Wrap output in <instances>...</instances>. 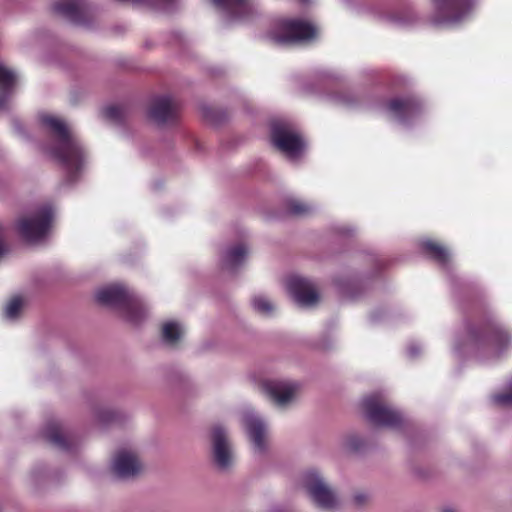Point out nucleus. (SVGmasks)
<instances>
[{
  "instance_id": "obj_1",
  "label": "nucleus",
  "mask_w": 512,
  "mask_h": 512,
  "mask_svg": "<svg viewBox=\"0 0 512 512\" xmlns=\"http://www.w3.org/2000/svg\"><path fill=\"white\" fill-rule=\"evenodd\" d=\"M39 121L47 140L42 146L44 153L57 161L65 170L70 182L83 172L87 155L77 136L61 117L43 113Z\"/></svg>"
},
{
  "instance_id": "obj_2",
  "label": "nucleus",
  "mask_w": 512,
  "mask_h": 512,
  "mask_svg": "<svg viewBox=\"0 0 512 512\" xmlns=\"http://www.w3.org/2000/svg\"><path fill=\"white\" fill-rule=\"evenodd\" d=\"M94 298L106 307L126 306L134 320L151 317V306L142 299L133 296L130 289L123 283H111L99 287Z\"/></svg>"
},
{
  "instance_id": "obj_3",
  "label": "nucleus",
  "mask_w": 512,
  "mask_h": 512,
  "mask_svg": "<svg viewBox=\"0 0 512 512\" xmlns=\"http://www.w3.org/2000/svg\"><path fill=\"white\" fill-rule=\"evenodd\" d=\"M430 20L436 25L458 27L468 22L478 6V0H431Z\"/></svg>"
},
{
  "instance_id": "obj_4",
  "label": "nucleus",
  "mask_w": 512,
  "mask_h": 512,
  "mask_svg": "<svg viewBox=\"0 0 512 512\" xmlns=\"http://www.w3.org/2000/svg\"><path fill=\"white\" fill-rule=\"evenodd\" d=\"M53 219V207L45 204L22 217L17 223V229L26 241L38 242L48 234Z\"/></svg>"
},
{
  "instance_id": "obj_5",
  "label": "nucleus",
  "mask_w": 512,
  "mask_h": 512,
  "mask_svg": "<svg viewBox=\"0 0 512 512\" xmlns=\"http://www.w3.org/2000/svg\"><path fill=\"white\" fill-rule=\"evenodd\" d=\"M317 34V28L310 22L283 19L269 31L268 37L277 44H289L312 40Z\"/></svg>"
},
{
  "instance_id": "obj_6",
  "label": "nucleus",
  "mask_w": 512,
  "mask_h": 512,
  "mask_svg": "<svg viewBox=\"0 0 512 512\" xmlns=\"http://www.w3.org/2000/svg\"><path fill=\"white\" fill-rule=\"evenodd\" d=\"M387 117L402 127H410L422 117L425 108L415 96L395 97L385 106Z\"/></svg>"
},
{
  "instance_id": "obj_7",
  "label": "nucleus",
  "mask_w": 512,
  "mask_h": 512,
  "mask_svg": "<svg viewBox=\"0 0 512 512\" xmlns=\"http://www.w3.org/2000/svg\"><path fill=\"white\" fill-rule=\"evenodd\" d=\"M302 483L312 501L319 508L333 512L340 507L337 494L318 472H306L303 475Z\"/></svg>"
},
{
  "instance_id": "obj_8",
  "label": "nucleus",
  "mask_w": 512,
  "mask_h": 512,
  "mask_svg": "<svg viewBox=\"0 0 512 512\" xmlns=\"http://www.w3.org/2000/svg\"><path fill=\"white\" fill-rule=\"evenodd\" d=\"M363 409L368 420L377 426L399 428L403 423L401 414L387 405L378 394L366 397Z\"/></svg>"
},
{
  "instance_id": "obj_9",
  "label": "nucleus",
  "mask_w": 512,
  "mask_h": 512,
  "mask_svg": "<svg viewBox=\"0 0 512 512\" xmlns=\"http://www.w3.org/2000/svg\"><path fill=\"white\" fill-rule=\"evenodd\" d=\"M272 141L291 160L299 158L305 148V142L298 130L284 122L273 124Z\"/></svg>"
},
{
  "instance_id": "obj_10",
  "label": "nucleus",
  "mask_w": 512,
  "mask_h": 512,
  "mask_svg": "<svg viewBox=\"0 0 512 512\" xmlns=\"http://www.w3.org/2000/svg\"><path fill=\"white\" fill-rule=\"evenodd\" d=\"M144 464L139 454L130 448L117 450L110 463V472L118 480H134L142 474Z\"/></svg>"
},
{
  "instance_id": "obj_11",
  "label": "nucleus",
  "mask_w": 512,
  "mask_h": 512,
  "mask_svg": "<svg viewBox=\"0 0 512 512\" xmlns=\"http://www.w3.org/2000/svg\"><path fill=\"white\" fill-rule=\"evenodd\" d=\"M212 459L218 470L229 471L234 464L235 455L228 431L222 425L211 430Z\"/></svg>"
},
{
  "instance_id": "obj_12",
  "label": "nucleus",
  "mask_w": 512,
  "mask_h": 512,
  "mask_svg": "<svg viewBox=\"0 0 512 512\" xmlns=\"http://www.w3.org/2000/svg\"><path fill=\"white\" fill-rule=\"evenodd\" d=\"M241 422L254 450L258 453L265 452L269 434L266 421L253 409L247 408L242 413Z\"/></svg>"
},
{
  "instance_id": "obj_13",
  "label": "nucleus",
  "mask_w": 512,
  "mask_h": 512,
  "mask_svg": "<svg viewBox=\"0 0 512 512\" xmlns=\"http://www.w3.org/2000/svg\"><path fill=\"white\" fill-rule=\"evenodd\" d=\"M286 288L293 299L303 307H312L320 299L316 284L300 275L289 276L286 279Z\"/></svg>"
},
{
  "instance_id": "obj_14",
  "label": "nucleus",
  "mask_w": 512,
  "mask_h": 512,
  "mask_svg": "<svg viewBox=\"0 0 512 512\" xmlns=\"http://www.w3.org/2000/svg\"><path fill=\"white\" fill-rule=\"evenodd\" d=\"M260 388L279 408H285L291 404L297 392L296 384L278 380H266L261 383Z\"/></svg>"
},
{
  "instance_id": "obj_15",
  "label": "nucleus",
  "mask_w": 512,
  "mask_h": 512,
  "mask_svg": "<svg viewBox=\"0 0 512 512\" xmlns=\"http://www.w3.org/2000/svg\"><path fill=\"white\" fill-rule=\"evenodd\" d=\"M149 118L158 125H166L175 122L178 115V104L170 96H159L151 102Z\"/></svg>"
},
{
  "instance_id": "obj_16",
  "label": "nucleus",
  "mask_w": 512,
  "mask_h": 512,
  "mask_svg": "<svg viewBox=\"0 0 512 512\" xmlns=\"http://www.w3.org/2000/svg\"><path fill=\"white\" fill-rule=\"evenodd\" d=\"M227 21L247 18L254 10L253 0H211Z\"/></svg>"
},
{
  "instance_id": "obj_17",
  "label": "nucleus",
  "mask_w": 512,
  "mask_h": 512,
  "mask_svg": "<svg viewBox=\"0 0 512 512\" xmlns=\"http://www.w3.org/2000/svg\"><path fill=\"white\" fill-rule=\"evenodd\" d=\"M52 9L55 13L72 23L82 24L85 21V0H56L52 4Z\"/></svg>"
},
{
  "instance_id": "obj_18",
  "label": "nucleus",
  "mask_w": 512,
  "mask_h": 512,
  "mask_svg": "<svg viewBox=\"0 0 512 512\" xmlns=\"http://www.w3.org/2000/svg\"><path fill=\"white\" fill-rule=\"evenodd\" d=\"M16 82L15 71L0 62V111L10 107Z\"/></svg>"
},
{
  "instance_id": "obj_19",
  "label": "nucleus",
  "mask_w": 512,
  "mask_h": 512,
  "mask_svg": "<svg viewBox=\"0 0 512 512\" xmlns=\"http://www.w3.org/2000/svg\"><path fill=\"white\" fill-rule=\"evenodd\" d=\"M385 17L391 24L403 28L414 27L421 20L415 7L411 4H405L387 12Z\"/></svg>"
},
{
  "instance_id": "obj_20",
  "label": "nucleus",
  "mask_w": 512,
  "mask_h": 512,
  "mask_svg": "<svg viewBox=\"0 0 512 512\" xmlns=\"http://www.w3.org/2000/svg\"><path fill=\"white\" fill-rule=\"evenodd\" d=\"M248 253V247L243 243L230 246L222 251L220 264L223 269L233 272L244 264Z\"/></svg>"
},
{
  "instance_id": "obj_21",
  "label": "nucleus",
  "mask_w": 512,
  "mask_h": 512,
  "mask_svg": "<svg viewBox=\"0 0 512 512\" xmlns=\"http://www.w3.org/2000/svg\"><path fill=\"white\" fill-rule=\"evenodd\" d=\"M43 436L62 451H69L72 447V442L63 433L62 427L58 422H49L43 430Z\"/></svg>"
},
{
  "instance_id": "obj_22",
  "label": "nucleus",
  "mask_w": 512,
  "mask_h": 512,
  "mask_svg": "<svg viewBox=\"0 0 512 512\" xmlns=\"http://www.w3.org/2000/svg\"><path fill=\"white\" fill-rule=\"evenodd\" d=\"M336 286L340 294L349 300H356L366 290V284L356 278L351 279H337Z\"/></svg>"
},
{
  "instance_id": "obj_23",
  "label": "nucleus",
  "mask_w": 512,
  "mask_h": 512,
  "mask_svg": "<svg viewBox=\"0 0 512 512\" xmlns=\"http://www.w3.org/2000/svg\"><path fill=\"white\" fill-rule=\"evenodd\" d=\"M420 247L429 257L433 258L443 266L447 265L451 260V252L431 239H423L420 242Z\"/></svg>"
},
{
  "instance_id": "obj_24",
  "label": "nucleus",
  "mask_w": 512,
  "mask_h": 512,
  "mask_svg": "<svg viewBox=\"0 0 512 512\" xmlns=\"http://www.w3.org/2000/svg\"><path fill=\"white\" fill-rule=\"evenodd\" d=\"M469 340L473 344L483 343L492 347H499L508 342V336L498 331L473 332L469 335Z\"/></svg>"
},
{
  "instance_id": "obj_25",
  "label": "nucleus",
  "mask_w": 512,
  "mask_h": 512,
  "mask_svg": "<svg viewBox=\"0 0 512 512\" xmlns=\"http://www.w3.org/2000/svg\"><path fill=\"white\" fill-rule=\"evenodd\" d=\"M251 307L254 311L264 317H274L278 310L277 304L266 294H255L250 300Z\"/></svg>"
},
{
  "instance_id": "obj_26",
  "label": "nucleus",
  "mask_w": 512,
  "mask_h": 512,
  "mask_svg": "<svg viewBox=\"0 0 512 512\" xmlns=\"http://www.w3.org/2000/svg\"><path fill=\"white\" fill-rule=\"evenodd\" d=\"M28 301L22 295H13L3 306V315L7 318H17L21 312L27 307Z\"/></svg>"
},
{
  "instance_id": "obj_27",
  "label": "nucleus",
  "mask_w": 512,
  "mask_h": 512,
  "mask_svg": "<svg viewBox=\"0 0 512 512\" xmlns=\"http://www.w3.org/2000/svg\"><path fill=\"white\" fill-rule=\"evenodd\" d=\"M182 334L183 331L178 322H164L161 328L162 341L167 345L176 344L180 340Z\"/></svg>"
},
{
  "instance_id": "obj_28",
  "label": "nucleus",
  "mask_w": 512,
  "mask_h": 512,
  "mask_svg": "<svg viewBox=\"0 0 512 512\" xmlns=\"http://www.w3.org/2000/svg\"><path fill=\"white\" fill-rule=\"evenodd\" d=\"M287 210L290 214L295 216H305L313 212L314 207L299 199H290L287 201Z\"/></svg>"
},
{
  "instance_id": "obj_29",
  "label": "nucleus",
  "mask_w": 512,
  "mask_h": 512,
  "mask_svg": "<svg viewBox=\"0 0 512 512\" xmlns=\"http://www.w3.org/2000/svg\"><path fill=\"white\" fill-rule=\"evenodd\" d=\"M330 100L335 105L352 108L356 104V97L350 91H340L330 95Z\"/></svg>"
},
{
  "instance_id": "obj_30",
  "label": "nucleus",
  "mask_w": 512,
  "mask_h": 512,
  "mask_svg": "<svg viewBox=\"0 0 512 512\" xmlns=\"http://www.w3.org/2000/svg\"><path fill=\"white\" fill-rule=\"evenodd\" d=\"M103 113L107 119L118 122L124 116V108L119 105H110L103 110Z\"/></svg>"
},
{
  "instance_id": "obj_31",
  "label": "nucleus",
  "mask_w": 512,
  "mask_h": 512,
  "mask_svg": "<svg viewBox=\"0 0 512 512\" xmlns=\"http://www.w3.org/2000/svg\"><path fill=\"white\" fill-rule=\"evenodd\" d=\"M493 401L496 405L502 407L512 406V380L509 383L508 391L493 396Z\"/></svg>"
},
{
  "instance_id": "obj_32",
  "label": "nucleus",
  "mask_w": 512,
  "mask_h": 512,
  "mask_svg": "<svg viewBox=\"0 0 512 512\" xmlns=\"http://www.w3.org/2000/svg\"><path fill=\"white\" fill-rule=\"evenodd\" d=\"M402 316L396 308L385 305L377 309L375 318H395Z\"/></svg>"
},
{
  "instance_id": "obj_33",
  "label": "nucleus",
  "mask_w": 512,
  "mask_h": 512,
  "mask_svg": "<svg viewBox=\"0 0 512 512\" xmlns=\"http://www.w3.org/2000/svg\"><path fill=\"white\" fill-rule=\"evenodd\" d=\"M97 417L101 423L107 424L113 422L117 418V414L111 409H102L98 412Z\"/></svg>"
},
{
  "instance_id": "obj_34",
  "label": "nucleus",
  "mask_w": 512,
  "mask_h": 512,
  "mask_svg": "<svg viewBox=\"0 0 512 512\" xmlns=\"http://www.w3.org/2000/svg\"><path fill=\"white\" fill-rule=\"evenodd\" d=\"M370 496L366 492H356L353 495V502L356 506L362 507L369 502Z\"/></svg>"
},
{
  "instance_id": "obj_35",
  "label": "nucleus",
  "mask_w": 512,
  "mask_h": 512,
  "mask_svg": "<svg viewBox=\"0 0 512 512\" xmlns=\"http://www.w3.org/2000/svg\"><path fill=\"white\" fill-rule=\"evenodd\" d=\"M346 445L351 450H358L361 447L360 440L357 437H350Z\"/></svg>"
},
{
  "instance_id": "obj_36",
  "label": "nucleus",
  "mask_w": 512,
  "mask_h": 512,
  "mask_svg": "<svg viewBox=\"0 0 512 512\" xmlns=\"http://www.w3.org/2000/svg\"><path fill=\"white\" fill-rule=\"evenodd\" d=\"M6 252V245L4 241L3 228L0 225V257Z\"/></svg>"
},
{
  "instance_id": "obj_37",
  "label": "nucleus",
  "mask_w": 512,
  "mask_h": 512,
  "mask_svg": "<svg viewBox=\"0 0 512 512\" xmlns=\"http://www.w3.org/2000/svg\"><path fill=\"white\" fill-rule=\"evenodd\" d=\"M408 352L411 357H416L420 353V348L415 345H411Z\"/></svg>"
},
{
  "instance_id": "obj_38",
  "label": "nucleus",
  "mask_w": 512,
  "mask_h": 512,
  "mask_svg": "<svg viewBox=\"0 0 512 512\" xmlns=\"http://www.w3.org/2000/svg\"><path fill=\"white\" fill-rule=\"evenodd\" d=\"M340 233L342 234H350V231H347L344 227L340 228Z\"/></svg>"
},
{
  "instance_id": "obj_39",
  "label": "nucleus",
  "mask_w": 512,
  "mask_h": 512,
  "mask_svg": "<svg viewBox=\"0 0 512 512\" xmlns=\"http://www.w3.org/2000/svg\"><path fill=\"white\" fill-rule=\"evenodd\" d=\"M442 512H455L453 509H450V508H446L444 509Z\"/></svg>"
}]
</instances>
